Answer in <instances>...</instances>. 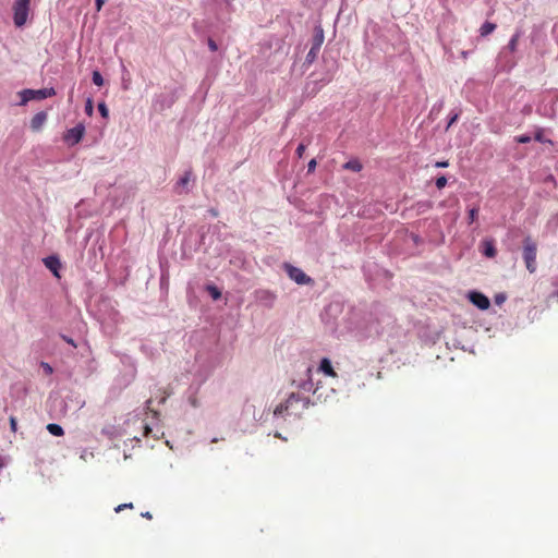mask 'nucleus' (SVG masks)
<instances>
[{"instance_id":"f257e3e1","label":"nucleus","mask_w":558,"mask_h":558,"mask_svg":"<svg viewBox=\"0 0 558 558\" xmlns=\"http://www.w3.org/2000/svg\"><path fill=\"white\" fill-rule=\"evenodd\" d=\"M310 400L299 393L292 392L284 402L279 403L274 411L276 416L301 417L308 408Z\"/></svg>"},{"instance_id":"f03ea898","label":"nucleus","mask_w":558,"mask_h":558,"mask_svg":"<svg viewBox=\"0 0 558 558\" xmlns=\"http://www.w3.org/2000/svg\"><path fill=\"white\" fill-rule=\"evenodd\" d=\"M522 257L529 272L534 274L537 268V244L531 236H525L523 240Z\"/></svg>"},{"instance_id":"7ed1b4c3","label":"nucleus","mask_w":558,"mask_h":558,"mask_svg":"<svg viewBox=\"0 0 558 558\" xmlns=\"http://www.w3.org/2000/svg\"><path fill=\"white\" fill-rule=\"evenodd\" d=\"M56 95L53 88H41V89H23L20 92L21 105H25L31 100H41Z\"/></svg>"},{"instance_id":"20e7f679","label":"nucleus","mask_w":558,"mask_h":558,"mask_svg":"<svg viewBox=\"0 0 558 558\" xmlns=\"http://www.w3.org/2000/svg\"><path fill=\"white\" fill-rule=\"evenodd\" d=\"M31 0H16L13 5L14 24L17 27L23 26L28 17Z\"/></svg>"},{"instance_id":"39448f33","label":"nucleus","mask_w":558,"mask_h":558,"mask_svg":"<svg viewBox=\"0 0 558 558\" xmlns=\"http://www.w3.org/2000/svg\"><path fill=\"white\" fill-rule=\"evenodd\" d=\"M84 134H85V126H84V124L78 123L76 126H74L72 129H69L64 133L63 141L69 146H74V145L78 144L82 141Z\"/></svg>"},{"instance_id":"423d86ee","label":"nucleus","mask_w":558,"mask_h":558,"mask_svg":"<svg viewBox=\"0 0 558 558\" xmlns=\"http://www.w3.org/2000/svg\"><path fill=\"white\" fill-rule=\"evenodd\" d=\"M286 270L288 276L298 284H308L312 282L311 277H308L302 269L298 267L287 264Z\"/></svg>"},{"instance_id":"0eeeda50","label":"nucleus","mask_w":558,"mask_h":558,"mask_svg":"<svg viewBox=\"0 0 558 558\" xmlns=\"http://www.w3.org/2000/svg\"><path fill=\"white\" fill-rule=\"evenodd\" d=\"M469 300L482 311L488 310L490 305L489 299L481 292H470Z\"/></svg>"},{"instance_id":"6e6552de","label":"nucleus","mask_w":558,"mask_h":558,"mask_svg":"<svg viewBox=\"0 0 558 558\" xmlns=\"http://www.w3.org/2000/svg\"><path fill=\"white\" fill-rule=\"evenodd\" d=\"M45 266L57 277L60 278L59 269L61 268V263L58 257L49 256L44 259Z\"/></svg>"},{"instance_id":"1a4fd4ad","label":"nucleus","mask_w":558,"mask_h":558,"mask_svg":"<svg viewBox=\"0 0 558 558\" xmlns=\"http://www.w3.org/2000/svg\"><path fill=\"white\" fill-rule=\"evenodd\" d=\"M47 120V113L45 111L37 112L31 120V129L33 131H39Z\"/></svg>"},{"instance_id":"9d476101","label":"nucleus","mask_w":558,"mask_h":558,"mask_svg":"<svg viewBox=\"0 0 558 558\" xmlns=\"http://www.w3.org/2000/svg\"><path fill=\"white\" fill-rule=\"evenodd\" d=\"M483 254L488 258H494L497 255L495 247V241L493 239H486L482 242Z\"/></svg>"},{"instance_id":"9b49d317","label":"nucleus","mask_w":558,"mask_h":558,"mask_svg":"<svg viewBox=\"0 0 558 558\" xmlns=\"http://www.w3.org/2000/svg\"><path fill=\"white\" fill-rule=\"evenodd\" d=\"M318 369L320 372H323L325 375L327 376H330V377H333L336 378L338 375L337 373L335 372L332 365H331V362L329 359L327 357H324L322 361H320V364H319V367Z\"/></svg>"},{"instance_id":"f8f14e48","label":"nucleus","mask_w":558,"mask_h":558,"mask_svg":"<svg viewBox=\"0 0 558 558\" xmlns=\"http://www.w3.org/2000/svg\"><path fill=\"white\" fill-rule=\"evenodd\" d=\"M324 31L320 26L315 28L314 36H313V43L312 47H314V50H320L322 45L324 44Z\"/></svg>"},{"instance_id":"ddd939ff","label":"nucleus","mask_w":558,"mask_h":558,"mask_svg":"<svg viewBox=\"0 0 558 558\" xmlns=\"http://www.w3.org/2000/svg\"><path fill=\"white\" fill-rule=\"evenodd\" d=\"M343 169L360 172L363 169V165L359 159H351L343 165Z\"/></svg>"},{"instance_id":"4468645a","label":"nucleus","mask_w":558,"mask_h":558,"mask_svg":"<svg viewBox=\"0 0 558 558\" xmlns=\"http://www.w3.org/2000/svg\"><path fill=\"white\" fill-rule=\"evenodd\" d=\"M47 430L53 435V436H57V437H60V436H63L64 435V430L63 428L58 425V424H54V423H50L47 425Z\"/></svg>"},{"instance_id":"2eb2a0df","label":"nucleus","mask_w":558,"mask_h":558,"mask_svg":"<svg viewBox=\"0 0 558 558\" xmlns=\"http://www.w3.org/2000/svg\"><path fill=\"white\" fill-rule=\"evenodd\" d=\"M496 29V24L490 22H485L480 29L482 36H487L492 34Z\"/></svg>"},{"instance_id":"dca6fc26","label":"nucleus","mask_w":558,"mask_h":558,"mask_svg":"<svg viewBox=\"0 0 558 558\" xmlns=\"http://www.w3.org/2000/svg\"><path fill=\"white\" fill-rule=\"evenodd\" d=\"M318 52H319V50H314V47H311L308 53L306 54L305 61L310 64L313 63L315 61V59L317 58Z\"/></svg>"},{"instance_id":"f3484780","label":"nucleus","mask_w":558,"mask_h":558,"mask_svg":"<svg viewBox=\"0 0 558 558\" xmlns=\"http://www.w3.org/2000/svg\"><path fill=\"white\" fill-rule=\"evenodd\" d=\"M207 291L210 293L214 300H218L221 296V292L216 286H208Z\"/></svg>"},{"instance_id":"a211bd4d","label":"nucleus","mask_w":558,"mask_h":558,"mask_svg":"<svg viewBox=\"0 0 558 558\" xmlns=\"http://www.w3.org/2000/svg\"><path fill=\"white\" fill-rule=\"evenodd\" d=\"M92 78H93V83L95 85H97V86H102L104 85V78H102L100 72L94 71Z\"/></svg>"},{"instance_id":"6ab92c4d","label":"nucleus","mask_w":558,"mask_h":558,"mask_svg":"<svg viewBox=\"0 0 558 558\" xmlns=\"http://www.w3.org/2000/svg\"><path fill=\"white\" fill-rule=\"evenodd\" d=\"M192 172L186 171L184 175L178 181V186H185L191 180Z\"/></svg>"},{"instance_id":"aec40b11","label":"nucleus","mask_w":558,"mask_h":558,"mask_svg":"<svg viewBox=\"0 0 558 558\" xmlns=\"http://www.w3.org/2000/svg\"><path fill=\"white\" fill-rule=\"evenodd\" d=\"M478 208L474 207L469 210V222L472 223L477 219Z\"/></svg>"},{"instance_id":"412c9836","label":"nucleus","mask_w":558,"mask_h":558,"mask_svg":"<svg viewBox=\"0 0 558 558\" xmlns=\"http://www.w3.org/2000/svg\"><path fill=\"white\" fill-rule=\"evenodd\" d=\"M446 184H447V179L445 175H440L439 178L436 179L437 189L441 190L446 186Z\"/></svg>"},{"instance_id":"4be33fe9","label":"nucleus","mask_w":558,"mask_h":558,"mask_svg":"<svg viewBox=\"0 0 558 558\" xmlns=\"http://www.w3.org/2000/svg\"><path fill=\"white\" fill-rule=\"evenodd\" d=\"M98 110H99L100 114H101L104 118H107V117H108L109 111H108V108H107V106H106V104H105V102H100V104L98 105Z\"/></svg>"},{"instance_id":"5701e85b","label":"nucleus","mask_w":558,"mask_h":558,"mask_svg":"<svg viewBox=\"0 0 558 558\" xmlns=\"http://www.w3.org/2000/svg\"><path fill=\"white\" fill-rule=\"evenodd\" d=\"M40 366L44 369L45 374L51 375L53 373V368L49 363L41 362Z\"/></svg>"},{"instance_id":"b1692460","label":"nucleus","mask_w":558,"mask_h":558,"mask_svg":"<svg viewBox=\"0 0 558 558\" xmlns=\"http://www.w3.org/2000/svg\"><path fill=\"white\" fill-rule=\"evenodd\" d=\"M133 508H134V506H133V504H132V502H129V504H121V505H119L118 507H116L114 511H116V512H121V511H122V510H124V509H133Z\"/></svg>"},{"instance_id":"393cba45","label":"nucleus","mask_w":558,"mask_h":558,"mask_svg":"<svg viewBox=\"0 0 558 558\" xmlns=\"http://www.w3.org/2000/svg\"><path fill=\"white\" fill-rule=\"evenodd\" d=\"M305 149H306V145H305V144H303V143H301V144L298 146L296 150H295L296 156H298L299 158H302V157H303V155H304Z\"/></svg>"},{"instance_id":"a878e982","label":"nucleus","mask_w":558,"mask_h":558,"mask_svg":"<svg viewBox=\"0 0 558 558\" xmlns=\"http://www.w3.org/2000/svg\"><path fill=\"white\" fill-rule=\"evenodd\" d=\"M93 110H94L93 101H92V99H87L86 106H85V111H86V113L88 116H92L93 114Z\"/></svg>"},{"instance_id":"bb28decb","label":"nucleus","mask_w":558,"mask_h":558,"mask_svg":"<svg viewBox=\"0 0 558 558\" xmlns=\"http://www.w3.org/2000/svg\"><path fill=\"white\" fill-rule=\"evenodd\" d=\"M515 140H517L518 143L525 144V143H529L531 141V137L527 136V135H520Z\"/></svg>"},{"instance_id":"cd10ccee","label":"nucleus","mask_w":558,"mask_h":558,"mask_svg":"<svg viewBox=\"0 0 558 558\" xmlns=\"http://www.w3.org/2000/svg\"><path fill=\"white\" fill-rule=\"evenodd\" d=\"M10 427H11V430H12L13 433H15V432H16V428H17V421H16V418H15L14 416H11V417H10Z\"/></svg>"},{"instance_id":"c85d7f7f","label":"nucleus","mask_w":558,"mask_h":558,"mask_svg":"<svg viewBox=\"0 0 558 558\" xmlns=\"http://www.w3.org/2000/svg\"><path fill=\"white\" fill-rule=\"evenodd\" d=\"M316 160L315 159H312L308 165H307V171L308 172H314L315 169H316Z\"/></svg>"},{"instance_id":"c756f323","label":"nucleus","mask_w":558,"mask_h":558,"mask_svg":"<svg viewBox=\"0 0 558 558\" xmlns=\"http://www.w3.org/2000/svg\"><path fill=\"white\" fill-rule=\"evenodd\" d=\"M506 301V295L505 294H497L495 296V302L500 305L502 304L504 302Z\"/></svg>"},{"instance_id":"7c9ffc66","label":"nucleus","mask_w":558,"mask_h":558,"mask_svg":"<svg viewBox=\"0 0 558 558\" xmlns=\"http://www.w3.org/2000/svg\"><path fill=\"white\" fill-rule=\"evenodd\" d=\"M534 138H535V141L541 142V143L546 142V141L544 140V137H543V133H542V131L536 132V134H535Z\"/></svg>"},{"instance_id":"2f4dec72","label":"nucleus","mask_w":558,"mask_h":558,"mask_svg":"<svg viewBox=\"0 0 558 558\" xmlns=\"http://www.w3.org/2000/svg\"><path fill=\"white\" fill-rule=\"evenodd\" d=\"M106 0H95L97 11H100Z\"/></svg>"},{"instance_id":"473e14b6","label":"nucleus","mask_w":558,"mask_h":558,"mask_svg":"<svg viewBox=\"0 0 558 558\" xmlns=\"http://www.w3.org/2000/svg\"><path fill=\"white\" fill-rule=\"evenodd\" d=\"M62 339L68 342L69 344L73 345V347H76L74 340L72 338H69L66 336H62Z\"/></svg>"},{"instance_id":"72a5a7b5","label":"nucleus","mask_w":558,"mask_h":558,"mask_svg":"<svg viewBox=\"0 0 558 558\" xmlns=\"http://www.w3.org/2000/svg\"><path fill=\"white\" fill-rule=\"evenodd\" d=\"M208 46H209L211 51H216L217 50V45H216V43L214 40L209 39Z\"/></svg>"},{"instance_id":"f704fd0d","label":"nucleus","mask_w":558,"mask_h":558,"mask_svg":"<svg viewBox=\"0 0 558 558\" xmlns=\"http://www.w3.org/2000/svg\"><path fill=\"white\" fill-rule=\"evenodd\" d=\"M448 165H449L448 161H438V162H436L435 166L437 168H446V167H448Z\"/></svg>"},{"instance_id":"c9c22d12","label":"nucleus","mask_w":558,"mask_h":558,"mask_svg":"<svg viewBox=\"0 0 558 558\" xmlns=\"http://www.w3.org/2000/svg\"><path fill=\"white\" fill-rule=\"evenodd\" d=\"M143 518L150 520L153 518L151 513L149 511L143 512L141 514Z\"/></svg>"},{"instance_id":"e433bc0d","label":"nucleus","mask_w":558,"mask_h":558,"mask_svg":"<svg viewBox=\"0 0 558 558\" xmlns=\"http://www.w3.org/2000/svg\"><path fill=\"white\" fill-rule=\"evenodd\" d=\"M457 119H458V114H454V116L450 119V121H449V123H448V126H450L451 124H453V123L457 121Z\"/></svg>"}]
</instances>
